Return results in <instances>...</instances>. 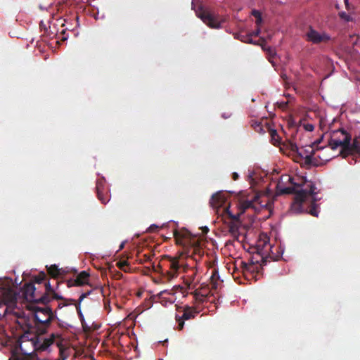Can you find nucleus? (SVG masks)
I'll list each match as a JSON object with an SVG mask.
<instances>
[{
  "label": "nucleus",
  "mask_w": 360,
  "mask_h": 360,
  "mask_svg": "<svg viewBox=\"0 0 360 360\" xmlns=\"http://www.w3.org/2000/svg\"><path fill=\"white\" fill-rule=\"evenodd\" d=\"M293 179L289 175H283L276 186V192L280 195L295 194L291 205V211L295 213H307L314 217H318L319 210L316 202L319 200L315 192L316 189L312 182H305L304 188L297 190L300 185L294 183Z\"/></svg>",
  "instance_id": "nucleus-1"
},
{
  "label": "nucleus",
  "mask_w": 360,
  "mask_h": 360,
  "mask_svg": "<svg viewBox=\"0 0 360 360\" xmlns=\"http://www.w3.org/2000/svg\"><path fill=\"white\" fill-rule=\"evenodd\" d=\"M259 199V196L257 194H248L245 193H240L238 209V212L236 214H233L230 210V205L224 207L221 213V219L227 224L229 231L231 236L238 240L239 237V228L240 226V216L243 214L248 209H256L255 203Z\"/></svg>",
  "instance_id": "nucleus-2"
},
{
  "label": "nucleus",
  "mask_w": 360,
  "mask_h": 360,
  "mask_svg": "<svg viewBox=\"0 0 360 360\" xmlns=\"http://www.w3.org/2000/svg\"><path fill=\"white\" fill-rule=\"evenodd\" d=\"M44 288L45 292L41 294L37 291V288L33 283H25L23 286V296L27 302L32 303L31 305L37 304H49L53 300L63 301V302L58 303V309H61L65 306L74 304V300L65 299L57 294L53 288L51 287L49 281L45 282Z\"/></svg>",
  "instance_id": "nucleus-3"
},
{
  "label": "nucleus",
  "mask_w": 360,
  "mask_h": 360,
  "mask_svg": "<svg viewBox=\"0 0 360 360\" xmlns=\"http://www.w3.org/2000/svg\"><path fill=\"white\" fill-rule=\"evenodd\" d=\"M11 281L0 278V320L8 309L17 303L18 293L12 288Z\"/></svg>",
  "instance_id": "nucleus-4"
},
{
  "label": "nucleus",
  "mask_w": 360,
  "mask_h": 360,
  "mask_svg": "<svg viewBox=\"0 0 360 360\" xmlns=\"http://www.w3.org/2000/svg\"><path fill=\"white\" fill-rule=\"evenodd\" d=\"M44 305V307H39L37 304H33L30 307V309L34 312L38 330L41 334L46 332L53 320L58 319L56 315V311H53L51 307L48 306V304Z\"/></svg>",
  "instance_id": "nucleus-5"
},
{
  "label": "nucleus",
  "mask_w": 360,
  "mask_h": 360,
  "mask_svg": "<svg viewBox=\"0 0 360 360\" xmlns=\"http://www.w3.org/2000/svg\"><path fill=\"white\" fill-rule=\"evenodd\" d=\"M351 135L341 128L334 130L330 133L328 145L333 150H336L339 146L342 147L341 153H342L345 147L348 146L349 141H351Z\"/></svg>",
  "instance_id": "nucleus-6"
},
{
  "label": "nucleus",
  "mask_w": 360,
  "mask_h": 360,
  "mask_svg": "<svg viewBox=\"0 0 360 360\" xmlns=\"http://www.w3.org/2000/svg\"><path fill=\"white\" fill-rule=\"evenodd\" d=\"M163 259L167 262V266L168 269L165 270L164 272V270L162 269V266L160 264L157 266V268L161 270L162 274L167 277L168 281H170L178 276V272L181 267L179 257H172L166 255L164 257Z\"/></svg>",
  "instance_id": "nucleus-7"
},
{
  "label": "nucleus",
  "mask_w": 360,
  "mask_h": 360,
  "mask_svg": "<svg viewBox=\"0 0 360 360\" xmlns=\"http://www.w3.org/2000/svg\"><path fill=\"white\" fill-rule=\"evenodd\" d=\"M323 136L324 134H323L320 139L314 141L313 146H308L307 148L300 149L296 145H292V150L296 152L300 157L304 158L306 164L310 165L312 162V157L315 154L314 146H318L323 140Z\"/></svg>",
  "instance_id": "nucleus-8"
},
{
  "label": "nucleus",
  "mask_w": 360,
  "mask_h": 360,
  "mask_svg": "<svg viewBox=\"0 0 360 360\" xmlns=\"http://www.w3.org/2000/svg\"><path fill=\"white\" fill-rule=\"evenodd\" d=\"M197 15L210 27L214 29L221 27V21L219 20L218 16L211 13L210 11L200 8L197 12Z\"/></svg>",
  "instance_id": "nucleus-9"
},
{
  "label": "nucleus",
  "mask_w": 360,
  "mask_h": 360,
  "mask_svg": "<svg viewBox=\"0 0 360 360\" xmlns=\"http://www.w3.org/2000/svg\"><path fill=\"white\" fill-rule=\"evenodd\" d=\"M197 311L194 308L190 307H186L183 310L181 316L176 315V321L178 323V330H181L183 329L184 326V321L195 318Z\"/></svg>",
  "instance_id": "nucleus-10"
},
{
  "label": "nucleus",
  "mask_w": 360,
  "mask_h": 360,
  "mask_svg": "<svg viewBox=\"0 0 360 360\" xmlns=\"http://www.w3.org/2000/svg\"><path fill=\"white\" fill-rule=\"evenodd\" d=\"M306 37L308 41L312 42L313 44L327 41L330 39L327 34L319 33L312 27H309L308 31L306 32Z\"/></svg>",
  "instance_id": "nucleus-11"
},
{
  "label": "nucleus",
  "mask_w": 360,
  "mask_h": 360,
  "mask_svg": "<svg viewBox=\"0 0 360 360\" xmlns=\"http://www.w3.org/2000/svg\"><path fill=\"white\" fill-rule=\"evenodd\" d=\"M226 198L225 195L221 192H217L212 195L210 200V204L213 208L217 209V212L218 214H219L220 208L224 206L226 203ZM223 209L221 210V211ZM222 212L220 213V215L221 216Z\"/></svg>",
  "instance_id": "nucleus-12"
},
{
  "label": "nucleus",
  "mask_w": 360,
  "mask_h": 360,
  "mask_svg": "<svg viewBox=\"0 0 360 360\" xmlns=\"http://www.w3.org/2000/svg\"><path fill=\"white\" fill-rule=\"evenodd\" d=\"M89 274L86 271H81L75 278L70 279L67 282L68 287L81 286L87 284L89 282Z\"/></svg>",
  "instance_id": "nucleus-13"
},
{
  "label": "nucleus",
  "mask_w": 360,
  "mask_h": 360,
  "mask_svg": "<svg viewBox=\"0 0 360 360\" xmlns=\"http://www.w3.org/2000/svg\"><path fill=\"white\" fill-rule=\"evenodd\" d=\"M61 335L58 333H51L49 338H46L43 340V342L39 346V349L41 350H46L51 345L55 342L56 345L59 346L61 342Z\"/></svg>",
  "instance_id": "nucleus-14"
},
{
  "label": "nucleus",
  "mask_w": 360,
  "mask_h": 360,
  "mask_svg": "<svg viewBox=\"0 0 360 360\" xmlns=\"http://www.w3.org/2000/svg\"><path fill=\"white\" fill-rule=\"evenodd\" d=\"M345 150H347V154H351L352 153L360 154V140L358 138H355L354 139L352 143H351V141H349L348 146L345 147L344 151Z\"/></svg>",
  "instance_id": "nucleus-15"
},
{
  "label": "nucleus",
  "mask_w": 360,
  "mask_h": 360,
  "mask_svg": "<svg viewBox=\"0 0 360 360\" xmlns=\"http://www.w3.org/2000/svg\"><path fill=\"white\" fill-rule=\"evenodd\" d=\"M260 266L261 265L258 264V262H257L256 263H255L253 261H251L250 263H245L244 262H241V267L243 269V272H258Z\"/></svg>",
  "instance_id": "nucleus-16"
},
{
  "label": "nucleus",
  "mask_w": 360,
  "mask_h": 360,
  "mask_svg": "<svg viewBox=\"0 0 360 360\" xmlns=\"http://www.w3.org/2000/svg\"><path fill=\"white\" fill-rule=\"evenodd\" d=\"M174 235L177 244L185 245L186 243L184 240L189 237L190 233L187 230L181 231H176Z\"/></svg>",
  "instance_id": "nucleus-17"
},
{
  "label": "nucleus",
  "mask_w": 360,
  "mask_h": 360,
  "mask_svg": "<svg viewBox=\"0 0 360 360\" xmlns=\"http://www.w3.org/2000/svg\"><path fill=\"white\" fill-rule=\"evenodd\" d=\"M47 271L49 276L53 278H58L64 274V271L56 264L51 265L47 268Z\"/></svg>",
  "instance_id": "nucleus-18"
},
{
  "label": "nucleus",
  "mask_w": 360,
  "mask_h": 360,
  "mask_svg": "<svg viewBox=\"0 0 360 360\" xmlns=\"http://www.w3.org/2000/svg\"><path fill=\"white\" fill-rule=\"evenodd\" d=\"M103 187V182L102 180H98L96 182V191H97V195L98 199L101 200V202L103 204H105L107 202L109 201L108 196L104 197L102 194V189Z\"/></svg>",
  "instance_id": "nucleus-19"
},
{
  "label": "nucleus",
  "mask_w": 360,
  "mask_h": 360,
  "mask_svg": "<svg viewBox=\"0 0 360 360\" xmlns=\"http://www.w3.org/2000/svg\"><path fill=\"white\" fill-rule=\"evenodd\" d=\"M219 280V275L218 270L214 268L212 271V274L210 276V283L212 285V288L216 289L218 285V281Z\"/></svg>",
  "instance_id": "nucleus-20"
},
{
  "label": "nucleus",
  "mask_w": 360,
  "mask_h": 360,
  "mask_svg": "<svg viewBox=\"0 0 360 360\" xmlns=\"http://www.w3.org/2000/svg\"><path fill=\"white\" fill-rule=\"evenodd\" d=\"M153 256H154V254L151 253V252L141 254V252H138V253H137V261L140 264H143L144 262L150 261L151 257Z\"/></svg>",
  "instance_id": "nucleus-21"
},
{
  "label": "nucleus",
  "mask_w": 360,
  "mask_h": 360,
  "mask_svg": "<svg viewBox=\"0 0 360 360\" xmlns=\"http://www.w3.org/2000/svg\"><path fill=\"white\" fill-rule=\"evenodd\" d=\"M116 266L124 272H129L130 271L129 264L127 260H120L116 263Z\"/></svg>",
  "instance_id": "nucleus-22"
},
{
  "label": "nucleus",
  "mask_w": 360,
  "mask_h": 360,
  "mask_svg": "<svg viewBox=\"0 0 360 360\" xmlns=\"http://www.w3.org/2000/svg\"><path fill=\"white\" fill-rule=\"evenodd\" d=\"M32 328L28 326V329L27 331L25 332V333L20 337V341H23V340H33L34 338H35V335L34 334L32 333V332H31Z\"/></svg>",
  "instance_id": "nucleus-23"
},
{
  "label": "nucleus",
  "mask_w": 360,
  "mask_h": 360,
  "mask_svg": "<svg viewBox=\"0 0 360 360\" xmlns=\"http://www.w3.org/2000/svg\"><path fill=\"white\" fill-rule=\"evenodd\" d=\"M269 133H270V136H271V143L274 145H277V144L280 143V137H279V135L278 134L276 130L271 129Z\"/></svg>",
  "instance_id": "nucleus-24"
},
{
  "label": "nucleus",
  "mask_w": 360,
  "mask_h": 360,
  "mask_svg": "<svg viewBox=\"0 0 360 360\" xmlns=\"http://www.w3.org/2000/svg\"><path fill=\"white\" fill-rule=\"evenodd\" d=\"M236 38L238 39H240L243 42L245 43H252V39L251 38V35L249 34H236L235 36Z\"/></svg>",
  "instance_id": "nucleus-25"
},
{
  "label": "nucleus",
  "mask_w": 360,
  "mask_h": 360,
  "mask_svg": "<svg viewBox=\"0 0 360 360\" xmlns=\"http://www.w3.org/2000/svg\"><path fill=\"white\" fill-rule=\"evenodd\" d=\"M11 360V359H10ZM15 360H39L37 355L34 353L25 354L23 356H18Z\"/></svg>",
  "instance_id": "nucleus-26"
},
{
  "label": "nucleus",
  "mask_w": 360,
  "mask_h": 360,
  "mask_svg": "<svg viewBox=\"0 0 360 360\" xmlns=\"http://www.w3.org/2000/svg\"><path fill=\"white\" fill-rule=\"evenodd\" d=\"M46 274L44 272H40L38 276L34 277V281L39 285L46 281Z\"/></svg>",
  "instance_id": "nucleus-27"
},
{
  "label": "nucleus",
  "mask_w": 360,
  "mask_h": 360,
  "mask_svg": "<svg viewBox=\"0 0 360 360\" xmlns=\"http://www.w3.org/2000/svg\"><path fill=\"white\" fill-rule=\"evenodd\" d=\"M339 16L340 17L341 19H343L347 22H349V21L352 20V18L350 17V15L344 11L340 12Z\"/></svg>",
  "instance_id": "nucleus-28"
},
{
  "label": "nucleus",
  "mask_w": 360,
  "mask_h": 360,
  "mask_svg": "<svg viewBox=\"0 0 360 360\" xmlns=\"http://www.w3.org/2000/svg\"><path fill=\"white\" fill-rule=\"evenodd\" d=\"M67 350L65 349H60V356L58 360H65L68 357L66 354Z\"/></svg>",
  "instance_id": "nucleus-29"
},
{
  "label": "nucleus",
  "mask_w": 360,
  "mask_h": 360,
  "mask_svg": "<svg viewBox=\"0 0 360 360\" xmlns=\"http://www.w3.org/2000/svg\"><path fill=\"white\" fill-rule=\"evenodd\" d=\"M304 129L307 131H312L314 129V127L312 124L307 123L303 125Z\"/></svg>",
  "instance_id": "nucleus-30"
},
{
  "label": "nucleus",
  "mask_w": 360,
  "mask_h": 360,
  "mask_svg": "<svg viewBox=\"0 0 360 360\" xmlns=\"http://www.w3.org/2000/svg\"><path fill=\"white\" fill-rule=\"evenodd\" d=\"M252 15H253L255 18H258L262 16L261 13L257 10H252L251 12Z\"/></svg>",
  "instance_id": "nucleus-31"
},
{
  "label": "nucleus",
  "mask_w": 360,
  "mask_h": 360,
  "mask_svg": "<svg viewBox=\"0 0 360 360\" xmlns=\"http://www.w3.org/2000/svg\"><path fill=\"white\" fill-rule=\"evenodd\" d=\"M114 279H120L122 277V274L120 271H114V275H113Z\"/></svg>",
  "instance_id": "nucleus-32"
},
{
  "label": "nucleus",
  "mask_w": 360,
  "mask_h": 360,
  "mask_svg": "<svg viewBox=\"0 0 360 360\" xmlns=\"http://www.w3.org/2000/svg\"><path fill=\"white\" fill-rule=\"evenodd\" d=\"M89 293L90 292L82 293L79 298V302H82Z\"/></svg>",
  "instance_id": "nucleus-33"
},
{
  "label": "nucleus",
  "mask_w": 360,
  "mask_h": 360,
  "mask_svg": "<svg viewBox=\"0 0 360 360\" xmlns=\"http://www.w3.org/2000/svg\"><path fill=\"white\" fill-rule=\"evenodd\" d=\"M259 33H260V28L257 27V29L255 31H254L252 34H250V35H251V37L252 36L257 37L259 34Z\"/></svg>",
  "instance_id": "nucleus-34"
},
{
  "label": "nucleus",
  "mask_w": 360,
  "mask_h": 360,
  "mask_svg": "<svg viewBox=\"0 0 360 360\" xmlns=\"http://www.w3.org/2000/svg\"><path fill=\"white\" fill-rule=\"evenodd\" d=\"M262 16L258 18H256L255 23L257 25V27H259V25L262 24Z\"/></svg>",
  "instance_id": "nucleus-35"
},
{
  "label": "nucleus",
  "mask_w": 360,
  "mask_h": 360,
  "mask_svg": "<svg viewBox=\"0 0 360 360\" xmlns=\"http://www.w3.org/2000/svg\"><path fill=\"white\" fill-rule=\"evenodd\" d=\"M255 124L256 126L255 127V129L256 131H259V130H262V127L260 123H256Z\"/></svg>",
  "instance_id": "nucleus-36"
},
{
  "label": "nucleus",
  "mask_w": 360,
  "mask_h": 360,
  "mask_svg": "<svg viewBox=\"0 0 360 360\" xmlns=\"http://www.w3.org/2000/svg\"><path fill=\"white\" fill-rule=\"evenodd\" d=\"M238 178H239V175L238 174L237 172H233L232 174V179H233V180L236 181V180L238 179Z\"/></svg>",
  "instance_id": "nucleus-37"
},
{
  "label": "nucleus",
  "mask_w": 360,
  "mask_h": 360,
  "mask_svg": "<svg viewBox=\"0 0 360 360\" xmlns=\"http://www.w3.org/2000/svg\"><path fill=\"white\" fill-rule=\"evenodd\" d=\"M158 228V226L153 224V225H151L149 229H148V231L152 232V231H154L155 229H157Z\"/></svg>",
  "instance_id": "nucleus-38"
},
{
  "label": "nucleus",
  "mask_w": 360,
  "mask_h": 360,
  "mask_svg": "<svg viewBox=\"0 0 360 360\" xmlns=\"http://www.w3.org/2000/svg\"><path fill=\"white\" fill-rule=\"evenodd\" d=\"M61 34L63 35V38H62V40H63V41L66 40V39H68V37L65 36V30H63V31L61 32Z\"/></svg>",
  "instance_id": "nucleus-39"
},
{
  "label": "nucleus",
  "mask_w": 360,
  "mask_h": 360,
  "mask_svg": "<svg viewBox=\"0 0 360 360\" xmlns=\"http://www.w3.org/2000/svg\"><path fill=\"white\" fill-rule=\"evenodd\" d=\"M344 1H345V4L347 9L349 10V5L348 0H344Z\"/></svg>",
  "instance_id": "nucleus-40"
},
{
  "label": "nucleus",
  "mask_w": 360,
  "mask_h": 360,
  "mask_svg": "<svg viewBox=\"0 0 360 360\" xmlns=\"http://www.w3.org/2000/svg\"><path fill=\"white\" fill-rule=\"evenodd\" d=\"M340 154L344 157H347L349 154H347V150H345L342 153L340 152Z\"/></svg>",
  "instance_id": "nucleus-41"
},
{
  "label": "nucleus",
  "mask_w": 360,
  "mask_h": 360,
  "mask_svg": "<svg viewBox=\"0 0 360 360\" xmlns=\"http://www.w3.org/2000/svg\"><path fill=\"white\" fill-rule=\"evenodd\" d=\"M108 271H109V272L110 274L111 278H112V273H111V266L109 264H108Z\"/></svg>",
  "instance_id": "nucleus-42"
},
{
  "label": "nucleus",
  "mask_w": 360,
  "mask_h": 360,
  "mask_svg": "<svg viewBox=\"0 0 360 360\" xmlns=\"http://www.w3.org/2000/svg\"><path fill=\"white\" fill-rule=\"evenodd\" d=\"M124 242H122V243L120 244V248H119L118 251H119V250H121L124 248Z\"/></svg>",
  "instance_id": "nucleus-43"
},
{
  "label": "nucleus",
  "mask_w": 360,
  "mask_h": 360,
  "mask_svg": "<svg viewBox=\"0 0 360 360\" xmlns=\"http://www.w3.org/2000/svg\"><path fill=\"white\" fill-rule=\"evenodd\" d=\"M281 77H282V78H283V79L284 81H285V82L287 81V79H288V77H287V75H283Z\"/></svg>",
  "instance_id": "nucleus-44"
},
{
  "label": "nucleus",
  "mask_w": 360,
  "mask_h": 360,
  "mask_svg": "<svg viewBox=\"0 0 360 360\" xmlns=\"http://www.w3.org/2000/svg\"><path fill=\"white\" fill-rule=\"evenodd\" d=\"M105 308H107V302H105ZM108 306L109 308V311H110V301H108Z\"/></svg>",
  "instance_id": "nucleus-45"
},
{
  "label": "nucleus",
  "mask_w": 360,
  "mask_h": 360,
  "mask_svg": "<svg viewBox=\"0 0 360 360\" xmlns=\"http://www.w3.org/2000/svg\"><path fill=\"white\" fill-rule=\"evenodd\" d=\"M266 259H264V258H263V257H262V264H264H264H266Z\"/></svg>",
  "instance_id": "nucleus-46"
},
{
  "label": "nucleus",
  "mask_w": 360,
  "mask_h": 360,
  "mask_svg": "<svg viewBox=\"0 0 360 360\" xmlns=\"http://www.w3.org/2000/svg\"><path fill=\"white\" fill-rule=\"evenodd\" d=\"M102 293H103V295L105 297V288L102 289Z\"/></svg>",
  "instance_id": "nucleus-47"
},
{
  "label": "nucleus",
  "mask_w": 360,
  "mask_h": 360,
  "mask_svg": "<svg viewBox=\"0 0 360 360\" xmlns=\"http://www.w3.org/2000/svg\"><path fill=\"white\" fill-rule=\"evenodd\" d=\"M113 339H114V346H115V339H116L115 335H114Z\"/></svg>",
  "instance_id": "nucleus-48"
},
{
  "label": "nucleus",
  "mask_w": 360,
  "mask_h": 360,
  "mask_svg": "<svg viewBox=\"0 0 360 360\" xmlns=\"http://www.w3.org/2000/svg\"><path fill=\"white\" fill-rule=\"evenodd\" d=\"M320 127L323 129V127H322V120L321 121V123H320Z\"/></svg>",
  "instance_id": "nucleus-49"
},
{
  "label": "nucleus",
  "mask_w": 360,
  "mask_h": 360,
  "mask_svg": "<svg viewBox=\"0 0 360 360\" xmlns=\"http://www.w3.org/2000/svg\"><path fill=\"white\" fill-rule=\"evenodd\" d=\"M153 267L155 269V271H158V269H155V265H153Z\"/></svg>",
  "instance_id": "nucleus-50"
}]
</instances>
